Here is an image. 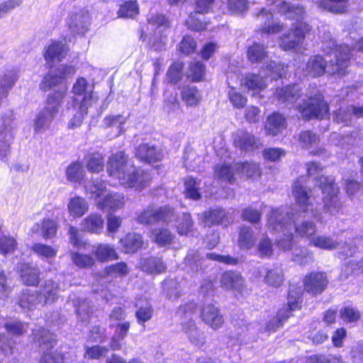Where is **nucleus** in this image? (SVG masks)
Returning a JSON list of instances; mask_svg holds the SVG:
<instances>
[{
    "mask_svg": "<svg viewBox=\"0 0 363 363\" xmlns=\"http://www.w3.org/2000/svg\"><path fill=\"white\" fill-rule=\"evenodd\" d=\"M267 225L269 230L283 234V238L278 241V245L284 250H290L293 246L294 232L300 237L309 238L311 245L322 250H333L339 246V242L330 237L313 236L316 228L311 221H304L299 225H295L294 215L287 208L272 209Z\"/></svg>",
    "mask_w": 363,
    "mask_h": 363,
    "instance_id": "obj_1",
    "label": "nucleus"
},
{
    "mask_svg": "<svg viewBox=\"0 0 363 363\" xmlns=\"http://www.w3.org/2000/svg\"><path fill=\"white\" fill-rule=\"evenodd\" d=\"M267 1L269 6H274L287 18L296 20L294 28L280 37L279 46L285 51H298L302 48L305 38L311 30L309 25L303 21L305 15L303 6L289 4L284 0Z\"/></svg>",
    "mask_w": 363,
    "mask_h": 363,
    "instance_id": "obj_2",
    "label": "nucleus"
},
{
    "mask_svg": "<svg viewBox=\"0 0 363 363\" xmlns=\"http://www.w3.org/2000/svg\"><path fill=\"white\" fill-rule=\"evenodd\" d=\"M330 46L324 45L323 50L327 53L328 60L315 55L308 60L305 72L311 77H318L325 72L330 74L344 75L350 65V49L346 45H336L330 41Z\"/></svg>",
    "mask_w": 363,
    "mask_h": 363,
    "instance_id": "obj_3",
    "label": "nucleus"
},
{
    "mask_svg": "<svg viewBox=\"0 0 363 363\" xmlns=\"http://www.w3.org/2000/svg\"><path fill=\"white\" fill-rule=\"evenodd\" d=\"M107 172L110 177L118 179L120 185L138 190L145 187L152 179L147 172L136 169L123 151L110 156L107 162Z\"/></svg>",
    "mask_w": 363,
    "mask_h": 363,
    "instance_id": "obj_4",
    "label": "nucleus"
},
{
    "mask_svg": "<svg viewBox=\"0 0 363 363\" xmlns=\"http://www.w3.org/2000/svg\"><path fill=\"white\" fill-rule=\"evenodd\" d=\"M86 194L96 201L97 208L101 211H116L125 205L123 194L107 191L106 184L101 181H91L85 184Z\"/></svg>",
    "mask_w": 363,
    "mask_h": 363,
    "instance_id": "obj_5",
    "label": "nucleus"
},
{
    "mask_svg": "<svg viewBox=\"0 0 363 363\" xmlns=\"http://www.w3.org/2000/svg\"><path fill=\"white\" fill-rule=\"evenodd\" d=\"M286 67L276 62H271L264 71V77L260 74H247L241 80V86H245L249 91H259L267 86L266 74H269L272 79H277L281 77L285 73Z\"/></svg>",
    "mask_w": 363,
    "mask_h": 363,
    "instance_id": "obj_6",
    "label": "nucleus"
},
{
    "mask_svg": "<svg viewBox=\"0 0 363 363\" xmlns=\"http://www.w3.org/2000/svg\"><path fill=\"white\" fill-rule=\"evenodd\" d=\"M62 99V92H55L48 96L46 106L38 113L35 120L34 129L36 133L44 132L49 128L59 111Z\"/></svg>",
    "mask_w": 363,
    "mask_h": 363,
    "instance_id": "obj_7",
    "label": "nucleus"
},
{
    "mask_svg": "<svg viewBox=\"0 0 363 363\" xmlns=\"http://www.w3.org/2000/svg\"><path fill=\"white\" fill-rule=\"evenodd\" d=\"M305 184L306 179L304 177H300L294 182L292 192L296 204L308 216H312L318 221L322 222L320 213L318 212L317 207L314 208V204L312 202L313 193L311 191L310 194H308Z\"/></svg>",
    "mask_w": 363,
    "mask_h": 363,
    "instance_id": "obj_8",
    "label": "nucleus"
},
{
    "mask_svg": "<svg viewBox=\"0 0 363 363\" xmlns=\"http://www.w3.org/2000/svg\"><path fill=\"white\" fill-rule=\"evenodd\" d=\"M318 182L323 193L325 210L331 215L336 214L342 206L339 198V188L332 178L324 176L320 177Z\"/></svg>",
    "mask_w": 363,
    "mask_h": 363,
    "instance_id": "obj_9",
    "label": "nucleus"
},
{
    "mask_svg": "<svg viewBox=\"0 0 363 363\" xmlns=\"http://www.w3.org/2000/svg\"><path fill=\"white\" fill-rule=\"evenodd\" d=\"M35 331L33 333V340L39 343L42 351L39 363H65L60 354L51 351L56 342L55 335L43 328Z\"/></svg>",
    "mask_w": 363,
    "mask_h": 363,
    "instance_id": "obj_10",
    "label": "nucleus"
},
{
    "mask_svg": "<svg viewBox=\"0 0 363 363\" xmlns=\"http://www.w3.org/2000/svg\"><path fill=\"white\" fill-rule=\"evenodd\" d=\"M75 74V68L71 65H62L56 72L50 71L45 75L40 84L41 89L47 91L48 89L60 86V89L57 92H62L63 96L67 91V86L64 84L66 77Z\"/></svg>",
    "mask_w": 363,
    "mask_h": 363,
    "instance_id": "obj_11",
    "label": "nucleus"
},
{
    "mask_svg": "<svg viewBox=\"0 0 363 363\" xmlns=\"http://www.w3.org/2000/svg\"><path fill=\"white\" fill-rule=\"evenodd\" d=\"M73 105L92 106L98 101V96L93 91V89L88 84L86 79L79 78L72 87Z\"/></svg>",
    "mask_w": 363,
    "mask_h": 363,
    "instance_id": "obj_12",
    "label": "nucleus"
},
{
    "mask_svg": "<svg viewBox=\"0 0 363 363\" xmlns=\"http://www.w3.org/2000/svg\"><path fill=\"white\" fill-rule=\"evenodd\" d=\"M328 109L327 103L319 93H315L314 97L310 96L308 102L298 106V111L306 119L323 118L328 113Z\"/></svg>",
    "mask_w": 363,
    "mask_h": 363,
    "instance_id": "obj_13",
    "label": "nucleus"
},
{
    "mask_svg": "<svg viewBox=\"0 0 363 363\" xmlns=\"http://www.w3.org/2000/svg\"><path fill=\"white\" fill-rule=\"evenodd\" d=\"M174 214L169 207L164 206L158 208L148 207L138 216V221L142 224H150L155 222L169 223Z\"/></svg>",
    "mask_w": 363,
    "mask_h": 363,
    "instance_id": "obj_14",
    "label": "nucleus"
},
{
    "mask_svg": "<svg viewBox=\"0 0 363 363\" xmlns=\"http://www.w3.org/2000/svg\"><path fill=\"white\" fill-rule=\"evenodd\" d=\"M328 283V280L325 273L311 272L304 279V289L309 294L317 295L326 289Z\"/></svg>",
    "mask_w": 363,
    "mask_h": 363,
    "instance_id": "obj_15",
    "label": "nucleus"
},
{
    "mask_svg": "<svg viewBox=\"0 0 363 363\" xmlns=\"http://www.w3.org/2000/svg\"><path fill=\"white\" fill-rule=\"evenodd\" d=\"M257 18L260 22V30L262 33L274 34L284 29V25L277 21L274 14H272L270 10L262 9L257 14Z\"/></svg>",
    "mask_w": 363,
    "mask_h": 363,
    "instance_id": "obj_16",
    "label": "nucleus"
},
{
    "mask_svg": "<svg viewBox=\"0 0 363 363\" xmlns=\"http://www.w3.org/2000/svg\"><path fill=\"white\" fill-rule=\"evenodd\" d=\"M202 320L213 330L220 328L223 323V315L218 308L213 303H205L201 311Z\"/></svg>",
    "mask_w": 363,
    "mask_h": 363,
    "instance_id": "obj_17",
    "label": "nucleus"
},
{
    "mask_svg": "<svg viewBox=\"0 0 363 363\" xmlns=\"http://www.w3.org/2000/svg\"><path fill=\"white\" fill-rule=\"evenodd\" d=\"M67 48L65 43L60 41H53L43 52L44 58L50 67L56 62L62 61L67 55Z\"/></svg>",
    "mask_w": 363,
    "mask_h": 363,
    "instance_id": "obj_18",
    "label": "nucleus"
},
{
    "mask_svg": "<svg viewBox=\"0 0 363 363\" xmlns=\"http://www.w3.org/2000/svg\"><path fill=\"white\" fill-rule=\"evenodd\" d=\"M233 141L236 147L243 152H252L259 147V143L252 134L238 130L233 135Z\"/></svg>",
    "mask_w": 363,
    "mask_h": 363,
    "instance_id": "obj_19",
    "label": "nucleus"
},
{
    "mask_svg": "<svg viewBox=\"0 0 363 363\" xmlns=\"http://www.w3.org/2000/svg\"><path fill=\"white\" fill-rule=\"evenodd\" d=\"M67 24L73 33L84 34L89 24V15L84 10L76 11L70 15Z\"/></svg>",
    "mask_w": 363,
    "mask_h": 363,
    "instance_id": "obj_20",
    "label": "nucleus"
},
{
    "mask_svg": "<svg viewBox=\"0 0 363 363\" xmlns=\"http://www.w3.org/2000/svg\"><path fill=\"white\" fill-rule=\"evenodd\" d=\"M182 329L189 342L194 346L201 347L206 342L205 333L201 330L194 321L182 322Z\"/></svg>",
    "mask_w": 363,
    "mask_h": 363,
    "instance_id": "obj_21",
    "label": "nucleus"
},
{
    "mask_svg": "<svg viewBox=\"0 0 363 363\" xmlns=\"http://www.w3.org/2000/svg\"><path fill=\"white\" fill-rule=\"evenodd\" d=\"M135 157L142 162L154 163L162 160V155L160 150L154 145L142 144L136 149Z\"/></svg>",
    "mask_w": 363,
    "mask_h": 363,
    "instance_id": "obj_22",
    "label": "nucleus"
},
{
    "mask_svg": "<svg viewBox=\"0 0 363 363\" xmlns=\"http://www.w3.org/2000/svg\"><path fill=\"white\" fill-rule=\"evenodd\" d=\"M104 220L98 213H92L82 220L81 230L85 232L101 234L104 229Z\"/></svg>",
    "mask_w": 363,
    "mask_h": 363,
    "instance_id": "obj_23",
    "label": "nucleus"
},
{
    "mask_svg": "<svg viewBox=\"0 0 363 363\" xmlns=\"http://www.w3.org/2000/svg\"><path fill=\"white\" fill-rule=\"evenodd\" d=\"M353 116L357 118L363 117V106H347L340 107L338 110L334 111V120L339 123H344L345 125L351 123Z\"/></svg>",
    "mask_w": 363,
    "mask_h": 363,
    "instance_id": "obj_24",
    "label": "nucleus"
},
{
    "mask_svg": "<svg viewBox=\"0 0 363 363\" xmlns=\"http://www.w3.org/2000/svg\"><path fill=\"white\" fill-rule=\"evenodd\" d=\"M319 136L310 130H304L298 135L299 145L306 150H311L313 155H319L323 149L318 148Z\"/></svg>",
    "mask_w": 363,
    "mask_h": 363,
    "instance_id": "obj_25",
    "label": "nucleus"
},
{
    "mask_svg": "<svg viewBox=\"0 0 363 363\" xmlns=\"http://www.w3.org/2000/svg\"><path fill=\"white\" fill-rule=\"evenodd\" d=\"M12 138L11 119L6 117L0 125V157L6 155Z\"/></svg>",
    "mask_w": 363,
    "mask_h": 363,
    "instance_id": "obj_26",
    "label": "nucleus"
},
{
    "mask_svg": "<svg viewBox=\"0 0 363 363\" xmlns=\"http://www.w3.org/2000/svg\"><path fill=\"white\" fill-rule=\"evenodd\" d=\"M57 223L50 218H43L31 228L32 233H40L45 239L54 237L57 233Z\"/></svg>",
    "mask_w": 363,
    "mask_h": 363,
    "instance_id": "obj_27",
    "label": "nucleus"
},
{
    "mask_svg": "<svg viewBox=\"0 0 363 363\" xmlns=\"http://www.w3.org/2000/svg\"><path fill=\"white\" fill-rule=\"evenodd\" d=\"M89 208L87 201L81 196H76L71 198L67 203L69 215L73 218L82 217Z\"/></svg>",
    "mask_w": 363,
    "mask_h": 363,
    "instance_id": "obj_28",
    "label": "nucleus"
},
{
    "mask_svg": "<svg viewBox=\"0 0 363 363\" xmlns=\"http://www.w3.org/2000/svg\"><path fill=\"white\" fill-rule=\"evenodd\" d=\"M59 285L52 280L45 281L42 286L40 294V299L42 304H50L55 302L58 298Z\"/></svg>",
    "mask_w": 363,
    "mask_h": 363,
    "instance_id": "obj_29",
    "label": "nucleus"
},
{
    "mask_svg": "<svg viewBox=\"0 0 363 363\" xmlns=\"http://www.w3.org/2000/svg\"><path fill=\"white\" fill-rule=\"evenodd\" d=\"M300 91L299 85L294 84L284 88L277 89L275 94L279 101L291 104H294L299 98Z\"/></svg>",
    "mask_w": 363,
    "mask_h": 363,
    "instance_id": "obj_30",
    "label": "nucleus"
},
{
    "mask_svg": "<svg viewBox=\"0 0 363 363\" xmlns=\"http://www.w3.org/2000/svg\"><path fill=\"white\" fill-rule=\"evenodd\" d=\"M286 128L285 118L277 113L268 117L265 123V130L268 135L275 136Z\"/></svg>",
    "mask_w": 363,
    "mask_h": 363,
    "instance_id": "obj_31",
    "label": "nucleus"
},
{
    "mask_svg": "<svg viewBox=\"0 0 363 363\" xmlns=\"http://www.w3.org/2000/svg\"><path fill=\"white\" fill-rule=\"evenodd\" d=\"M221 286L225 289L240 291L243 286V279L239 273L235 272H225L220 278Z\"/></svg>",
    "mask_w": 363,
    "mask_h": 363,
    "instance_id": "obj_32",
    "label": "nucleus"
},
{
    "mask_svg": "<svg viewBox=\"0 0 363 363\" xmlns=\"http://www.w3.org/2000/svg\"><path fill=\"white\" fill-rule=\"evenodd\" d=\"M42 301L36 291L26 289L19 296L18 305L23 309L33 310Z\"/></svg>",
    "mask_w": 363,
    "mask_h": 363,
    "instance_id": "obj_33",
    "label": "nucleus"
},
{
    "mask_svg": "<svg viewBox=\"0 0 363 363\" xmlns=\"http://www.w3.org/2000/svg\"><path fill=\"white\" fill-rule=\"evenodd\" d=\"M120 242L125 253H134L140 249L143 244L141 235L137 233H128Z\"/></svg>",
    "mask_w": 363,
    "mask_h": 363,
    "instance_id": "obj_34",
    "label": "nucleus"
},
{
    "mask_svg": "<svg viewBox=\"0 0 363 363\" xmlns=\"http://www.w3.org/2000/svg\"><path fill=\"white\" fill-rule=\"evenodd\" d=\"M127 122V118L121 115H113L105 117L103 120V125L106 128H115L113 137H118L125 131L123 125Z\"/></svg>",
    "mask_w": 363,
    "mask_h": 363,
    "instance_id": "obj_35",
    "label": "nucleus"
},
{
    "mask_svg": "<svg viewBox=\"0 0 363 363\" xmlns=\"http://www.w3.org/2000/svg\"><path fill=\"white\" fill-rule=\"evenodd\" d=\"M142 270L148 274H160L165 271L166 266L160 258L150 257L140 262Z\"/></svg>",
    "mask_w": 363,
    "mask_h": 363,
    "instance_id": "obj_36",
    "label": "nucleus"
},
{
    "mask_svg": "<svg viewBox=\"0 0 363 363\" xmlns=\"http://www.w3.org/2000/svg\"><path fill=\"white\" fill-rule=\"evenodd\" d=\"M85 171L83 165L79 162L71 163L65 170L67 179L74 184H79L84 179Z\"/></svg>",
    "mask_w": 363,
    "mask_h": 363,
    "instance_id": "obj_37",
    "label": "nucleus"
},
{
    "mask_svg": "<svg viewBox=\"0 0 363 363\" xmlns=\"http://www.w3.org/2000/svg\"><path fill=\"white\" fill-rule=\"evenodd\" d=\"M94 254L101 262L118 259L115 248L108 244H98L94 247Z\"/></svg>",
    "mask_w": 363,
    "mask_h": 363,
    "instance_id": "obj_38",
    "label": "nucleus"
},
{
    "mask_svg": "<svg viewBox=\"0 0 363 363\" xmlns=\"http://www.w3.org/2000/svg\"><path fill=\"white\" fill-rule=\"evenodd\" d=\"M256 236L251 228L242 226L239 233L238 244L242 249H251L255 243Z\"/></svg>",
    "mask_w": 363,
    "mask_h": 363,
    "instance_id": "obj_39",
    "label": "nucleus"
},
{
    "mask_svg": "<svg viewBox=\"0 0 363 363\" xmlns=\"http://www.w3.org/2000/svg\"><path fill=\"white\" fill-rule=\"evenodd\" d=\"M21 277L25 284L35 286L38 284L40 278L39 269L28 264H21Z\"/></svg>",
    "mask_w": 363,
    "mask_h": 363,
    "instance_id": "obj_40",
    "label": "nucleus"
},
{
    "mask_svg": "<svg viewBox=\"0 0 363 363\" xmlns=\"http://www.w3.org/2000/svg\"><path fill=\"white\" fill-rule=\"evenodd\" d=\"M182 100L189 106H196L201 100V92L194 86H185L181 92Z\"/></svg>",
    "mask_w": 363,
    "mask_h": 363,
    "instance_id": "obj_41",
    "label": "nucleus"
},
{
    "mask_svg": "<svg viewBox=\"0 0 363 363\" xmlns=\"http://www.w3.org/2000/svg\"><path fill=\"white\" fill-rule=\"evenodd\" d=\"M225 217L226 212L224 209L221 208H216L203 213V222L206 225L218 224L223 222Z\"/></svg>",
    "mask_w": 363,
    "mask_h": 363,
    "instance_id": "obj_42",
    "label": "nucleus"
},
{
    "mask_svg": "<svg viewBox=\"0 0 363 363\" xmlns=\"http://www.w3.org/2000/svg\"><path fill=\"white\" fill-rule=\"evenodd\" d=\"M282 271L279 268L267 269L264 276V282L269 286L279 287L283 282Z\"/></svg>",
    "mask_w": 363,
    "mask_h": 363,
    "instance_id": "obj_43",
    "label": "nucleus"
},
{
    "mask_svg": "<svg viewBox=\"0 0 363 363\" xmlns=\"http://www.w3.org/2000/svg\"><path fill=\"white\" fill-rule=\"evenodd\" d=\"M86 167L92 172H99L104 169V158L99 152L91 153L86 155Z\"/></svg>",
    "mask_w": 363,
    "mask_h": 363,
    "instance_id": "obj_44",
    "label": "nucleus"
},
{
    "mask_svg": "<svg viewBox=\"0 0 363 363\" xmlns=\"http://www.w3.org/2000/svg\"><path fill=\"white\" fill-rule=\"evenodd\" d=\"M17 79L14 72L0 74V99L6 96Z\"/></svg>",
    "mask_w": 363,
    "mask_h": 363,
    "instance_id": "obj_45",
    "label": "nucleus"
},
{
    "mask_svg": "<svg viewBox=\"0 0 363 363\" xmlns=\"http://www.w3.org/2000/svg\"><path fill=\"white\" fill-rule=\"evenodd\" d=\"M173 238V234L167 228H156L152 232V239L161 246L170 244Z\"/></svg>",
    "mask_w": 363,
    "mask_h": 363,
    "instance_id": "obj_46",
    "label": "nucleus"
},
{
    "mask_svg": "<svg viewBox=\"0 0 363 363\" xmlns=\"http://www.w3.org/2000/svg\"><path fill=\"white\" fill-rule=\"evenodd\" d=\"M32 250L38 255V256L48 261L55 257L57 252L56 248L42 243L34 244L32 246Z\"/></svg>",
    "mask_w": 363,
    "mask_h": 363,
    "instance_id": "obj_47",
    "label": "nucleus"
},
{
    "mask_svg": "<svg viewBox=\"0 0 363 363\" xmlns=\"http://www.w3.org/2000/svg\"><path fill=\"white\" fill-rule=\"evenodd\" d=\"M237 172L242 173L247 177H255L260 174L259 167L255 162H244L235 164Z\"/></svg>",
    "mask_w": 363,
    "mask_h": 363,
    "instance_id": "obj_48",
    "label": "nucleus"
},
{
    "mask_svg": "<svg viewBox=\"0 0 363 363\" xmlns=\"http://www.w3.org/2000/svg\"><path fill=\"white\" fill-rule=\"evenodd\" d=\"M247 57L252 62H261L267 57V52L262 45L254 43L248 48Z\"/></svg>",
    "mask_w": 363,
    "mask_h": 363,
    "instance_id": "obj_49",
    "label": "nucleus"
},
{
    "mask_svg": "<svg viewBox=\"0 0 363 363\" xmlns=\"http://www.w3.org/2000/svg\"><path fill=\"white\" fill-rule=\"evenodd\" d=\"M302 291L300 287L291 286L288 296V306L290 311H295L301 307Z\"/></svg>",
    "mask_w": 363,
    "mask_h": 363,
    "instance_id": "obj_50",
    "label": "nucleus"
},
{
    "mask_svg": "<svg viewBox=\"0 0 363 363\" xmlns=\"http://www.w3.org/2000/svg\"><path fill=\"white\" fill-rule=\"evenodd\" d=\"M348 0H323L320 6L333 13H343L347 8Z\"/></svg>",
    "mask_w": 363,
    "mask_h": 363,
    "instance_id": "obj_51",
    "label": "nucleus"
},
{
    "mask_svg": "<svg viewBox=\"0 0 363 363\" xmlns=\"http://www.w3.org/2000/svg\"><path fill=\"white\" fill-rule=\"evenodd\" d=\"M70 257L73 263L80 268H89L95 264L94 259L89 255L72 252Z\"/></svg>",
    "mask_w": 363,
    "mask_h": 363,
    "instance_id": "obj_52",
    "label": "nucleus"
},
{
    "mask_svg": "<svg viewBox=\"0 0 363 363\" xmlns=\"http://www.w3.org/2000/svg\"><path fill=\"white\" fill-rule=\"evenodd\" d=\"M199 182L192 177H189L185 181V195L186 198L192 200L201 199V194L199 190Z\"/></svg>",
    "mask_w": 363,
    "mask_h": 363,
    "instance_id": "obj_53",
    "label": "nucleus"
},
{
    "mask_svg": "<svg viewBox=\"0 0 363 363\" xmlns=\"http://www.w3.org/2000/svg\"><path fill=\"white\" fill-rule=\"evenodd\" d=\"M89 108V106H74V105H73V108L76 112L74 113L72 118H71L69 121L68 126L69 128H74L81 125L84 118V116L88 113Z\"/></svg>",
    "mask_w": 363,
    "mask_h": 363,
    "instance_id": "obj_54",
    "label": "nucleus"
},
{
    "mask_svg": "<svg viewBox=\"0 0 363 363\" xmlns=\"http://www.w3.org/2000/svg\"><path fill=\"white\" fill-rule=\"evenodd\" d=\"M138 13V6L135 1H128L121 5L118 15L121 18H133Z\"/></svg>",
    "mask_w": 363,
    "mask_h": 363,
    "instance_id": "obj_55",
    "label": "nucleus"
},
{
    "mask_svg": "<svg viewBox=\"0 0 363 363\" xmlns=\"http://www.w3.org/2000/svg\"><path fill=\"white\" fill-rule=\"evenodd\" d=\"M193 226V221L189 213H183L177 220V229L179 235H186Z\"/></svg>",
    "mask_w": 363,
    "mask_h": 363,
    "instance_id": "obj_56",
    "label": "nucleus"
},
{
    "mask_svg": "<svg viewBox=\"0 0 363 363\" xmlns=\"http://www.w3.org/2000/svg\"><path fill=\"white\" fill-rule=\"evenodd\" d=\"M105 273L111 277H122L126 276L129 273V269L126 263L120 262L106 267L105 269Z\"/></svg>",
    "mask_w": 363,
    "mask_h": 363,
    "instance_id": "obj_57",
    "label": "nucleus"
},
{
    "mask_svg": "<svg viewBox=\"0 0 363 363\" xmlns=\"http://www.w3.org/2000/svg\"><path fill=\"white\" fill-rule=\"evenodd\" d=\"M363 273V260H352L345 266L340 274L341 279H347L350 274H359Z\"/></svg>",
    "mask_w": 363,
    "mask_h": 363,
    "instance_id": "obj_58",
    "label": "nucleus"
},
{
    "mask_svg": "<svg viewBox=\"0 0 363 363\" xmlns=\"http://www.w3.org/2000/svg\"><path fill=\"white\" fill-rule=\"evenodd\" d=\"M234 170H235V166L232 168L227 164H218L215 167L214 176L221 180L231 182L233 178Z\"/></svg>",
    "mask_w": 363,
    "mask_h": 363,
    "instance_id": "obj_59",
    "label": "nucleus"
},
{
    "mask_svg": "<svg viewBox=\"0 0 363 363\" xmlns=\"http://www.w3.org/2000/svg\"><path fill=\"white\" fill-rule=\"evenodd\" d=\"M340 315L341 319L346 323H353L357 321L360 317V312L351 306H345L340 310Z\"/></svg>",
    "mask_w": 363,
    "mask_h": 363,
    "instance_id": "obj_60",
    "label": "nucleus"
},
{
    "mask_svg": "<svg viewBox=\"0 0 363 363\" xmlns=\"http://www.w3.org/2000/svg\"><path fill=\"white\" fill-rule=\"evenodd\" d=\"M7 332L14 335H21L28 330L27 324L19 320H11L4 325Z\"/></svg>",
    "mask_w": 363,
    "mask_h": 363,
    "instance_id": "obj_61",
    "label": "nucleus"
},
{
    "mask_svg": "<svg viewBox=\"0 0 363 363\" xmlns=\"http://www.w3.org/2000/svg\"><path fill=\"white\" fill-rule=\"evenodd\" d=\"M16 245V241L13 237L4 235L0 238V253L4 255L11 253Z\"/></svg>",
    "mask_w": 363,
    "mask_h": 363,
    "instance_id": "obj_62",
    "label": "nucleus"
},
{
    "mask_svg": "<svg viewBox=\"0 0 363 363\" xmlns=\"http://www.w3.org/2000/svg\"><path fill=\"white\" fill-rule=\"evenodd\" d=\"M228 97L232 105L237 108H242L247 101L246 96L236 91L233 87L228 91Z\"/></svg>",
    "mask_w": 363,
    "mask_h": 363,
    "instance_id": "obj_63",
    "label": "nucleus"
},
{
    "mask_svg": "<svg viewBox=\"0 0 363 363\" xmlns=\"http://www.w3.org/2000/svg\"><path fill=\"white\" fill-rule=\"evenodd\" d=\"M196 304L192 302L181 306L178 310V314L184 319L183 322L194 321L192 320V316L196 313Z\"/></svg>",
    "mask_w": 363,
    "mask_h": 363,
    "instance_id": "obj_64",
    "label": "nucleus"
}]
</instances>
